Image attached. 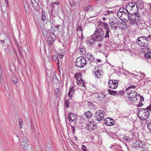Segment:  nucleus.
<instances>
[{
    "label": "nucleus",
    "mask_w": 151,
    "mask_h": 151,
    "mask_svg": "<svg viewBox=\"0 0 151 151\" xmlns=\"http://www.w3.org/2000/svg\"><path fill=\"white\" fill-rule=\"evenodd\" d=\"M145 36L140 37L137 39V43L141 47L148 48L151 42Z\"/></svg>",
    "instance_id": "obj_1"
},
{
    "label": "nucleus",
    "mask_w": 151,
    "mask_h": 151,
    "mask_svg": "<svg viewBox=\"0 0 151 151\" xmlns=\"http://www.w3.org/2000/svg\"><path fill=\"white\" fill-rule=\"evenodd\" d=\"M149 114V112L148 110L145 109L140 108L138 110L137 115L140 119L145 120L148 118Z\"/></svg>",
    "instance_id": "obj_2"
},
{
    "label": "nucleus",
    "mask_w": 151,
    "mask_h": 151,
    "mask_svg": "<svg viewBox=\"0 0 151 151\" xmlns=\"http://www.w3.org/2000/svg\"><path fill=\"white\" fill-rule=\"evenodd\" d=\"M129 100L132 101H135L137 100V96L138 95L137 94V92L135 90H129L125 91Z\"/></svg>",
    "instance_id": "obj_3"
},
{
    "label": "nucleus",
    "mask_w": 151,
    "mask_h": 151,
    "mask_svg": "<svg viewBox=\"0 0 151 151\" xmlns=\"http://www.w3.org/2000/svg\"><path fill=\"white\" fill-rule=\"evenodd\" d=\"M76 66L80 68H83L86 64V58L81 56L77 58L75 62Z\"/></svg>",
    "instance_id": "obj_4"
},
{
    "label": "nucleus",
    "mask_w": 151,
    "mask_h": 151,
    "mask_svg": "<svg viewBox=\"0 0 151 151\" xmlns=\"http://www.w3.org/2000/svg\"><path fill=\"white\" fill-rule=\"evenodd\" d=\"M104 31H101L99 32H94L93 35V37L95 38L96 42H100L103 40L104 39Z\"/></svg>",
    "instance_id": "obj_5"
},
{
    "label": "nucleus",
    "mask_w": 151,
    "mask_h": 151,
    "mask_svg": "<svg viewBox=\"0 0 151 151\" xmlns=\"http://www.w3.org/2000/svg\"><path fill=\"white\" fill-rule=\"evenodd\" d=\"M105 114V111L102 110H99V111L96 112L94 115L95 119L99 121L103 120Z\"/></svg>",
    "instance_id": "obj_6"
},
{
    "label": "nucleus",
    "mask_w": 151,
    "mask_h": 151,
    "mask_svg": "<svg viewBox=\"0 0 151 151\" xmlns=\"http://www.w3.org/2000/svg\"><path fill=\"white\" fill-rule=\"evenodd\" d=\"M118 81L116 80H110L108 82V85L111 88L115 89L118 86Z\"/></svg>",
    "instance_id": "obj_7"
},
{
    "label": "nucleus",
    "mask_w": 151,
    "mask_h": 151,
    "mask_svg": "<svg viewBox=\"0 0 151 151\" xmlns=\"http://www.w3.org/2000/svg\"><path fill=\"white\" fill-rule=\"evenodd\" d=\"M118 19H113L112 20H110V27L113 29H116L117 27V25L119 26Z\"/></svg>",
    "instance_id": "obj_8"
},
{
    "label": "nucleus",
    "mask_w": 151,
    "mask_h": 151,
    "mask_svg": "<svg viewBox=\"0 0 151 151\" xmlns=\"http://www.w3.org/2000/svg\"><path fill=\"white\" fill-rule=\"evenodd\" d=\"M68 118L70 122L71 121L72 122L75 123V124L76 123L77 118L75 114L72 112L69 113Z\"/></svg>",
    "instance_id": "obj_9"
},
{
    "label": "nucleus",
    "mask_w": 151,
    "mask_h": 151,
    "mask_svg": "<svg viewBox=\"0 0 151 151\" xmlns=\"http://www.w3.org/2000/svg\"><path fill=\"white\" fill-rule=\"evenodd\" d=\"M128 5L130 6L131 8V11L134 10V11H136V12H138V8L136 5L135 4L133 3H130L128 4L127 5L126 7V9H127V8L128 7Z\"/></svg>",
    "instance_id": "obj_10"
},
{
    "label": "nucleus",
    "mask_w": 151,
    "mask_h": 151,
    "mask_svg": "<svg viewBox=\"0 0 151 151\" xmlns=\"http://www.w3.org/2000/svg\"><path fill=\"white\" fill-rule=\"evenodd\" d=\"M21 145L24 149L25 150L27 149L28 145V139L27 138L24 137V139H23L21 142Z\"/></svg>",
    "instance_id": "obj_11"
},
{
    "label": "nucleus",
    "mask_w": 151,
    "mask_h": 151,
    "mask_svg": "<svg viewBox=\"0 0 151 151\" xmlns=\"http://www.w3.org/2000/svg\"><path fill=\"white\" fill-rule=\"evenodd\" d=\"M91 39L89 40H87L86 41L87 44L90 46L92 47L93 45L95 44L96 40L95 39V38L93 37V35L92 36Z\"/></svg>",
    "instance_id": "obj_12"
},
{
    "label": "nucleus",
    "mask_w": 151,
    "mask_h": 151,
    "mask_svg": "<svg viewBox=\"0 0 151 151\" xmlns=\"http://www.w3.org/2000/svg\"><path fill=\"white\" fill-rule=\"evenodd\" d=\"M134 13H130L129 16H128L129 18V20H130L129 23L131 24V22H132V20H134L135 18L137 15L138 12H136V11H134Z\"/></svg>",
    "instance_id": "obj_13"
},
{
    "label": "nucleus",
    "mask_w": 151,
    "mask_h": 151,
    "mask_svg": "<svg viewBox=\"0 0 151 151\" xmlns=\"http://www.w3.org/2000/svg\"><path fill=\"white\" fill-rule=\"evenodd\" d=\"M75 87L72 86L69 88V91L68 93V96L70 98H72L73 95L75 93Z\"/></svg>",
    "instance_id": "obj_14"
},
{
    "label": "nucleus",
    "mask_w": 151,
    "mask_h": 151,
    "mask_svg": "<svg viewBox=\"0 0 151 151\" xmlns=\"http://www.w3.org/2000/svg\"><path fill=\"white\" fill-rule=\"evenodd\" d=\"M141 18L138 14L136 16L134 20H132V22H131V24L132 25L136 23H139L140 21Z\"/></svg>",
    "instance_id": "obj_15"
},
{
    "label": "nucleus",
    "mask_w": 151,
    "mask_h": 151,
    "mask_svg": "<svg viewBox=\"0 0 151 151\" xmlns=\"http://www.w3.org/2000/svg\"><path fill=\"white\" fill-rule=\"evenodd\" d=\"M119 27L122 29L124 30L126 29L127 25L125 22H122L120 23V25L118 26Z\"/></svg>",
    "instance_id": "obj_16"
},
{
    "label": "nucleus",
    "mask_w": 151,
    "mask_h": 151,
    "mask_svg": "<svg viewBox=\"0 0 151 151\" xmlns=\"http://www.w3.org/2000/svg\"><path fill=\"white\" fill-rule=\"evenodd\" d=\"M33 8L36 10H38V2L35 0H30Z\"/></svg>",
    "instance_id": "obj_17"
},
{
    "label": "nucleus",
    "mask_w": 151,
    "mask_h": 151,
    "mask_svg": "<svg viewBox=\"0 0 151 151\" xmlns=\"http://www.w3.org/2000/svg\"><path fill=\"white\" fill-rule=\"evenodd\" d=\"M99 24L106 30L109 29V25L107 23L104 22H100Z\"/></svg>",
    "instance_id": "obj_18"
},
{
    "label": "nucleus",
    "mask_w": 151,
    "mask_h": 151,
    "mask_svg": "<svg viewBox=\"0 0 151 151\" xmlns=\"http://www.w3.org/2000/svg\"><path fill=\"white\" fill-rule=\"evenodd\" d=\"M85 114L88 119H90L93 116L92 114L89 111L86 112L85 113Z\"/></svg>",
    "instance_id": "obj_19"
},
{
    "label": "nucleus",
    "mask_w": 151,
    "mask_h": 151,
    "mask_svg": "<svg viewBox=\"0 0 151 151\" xmlns=\"http://www.w3.org/2000/svg\"><path fill=\"white\" fill-rule=\"evenodd\" d=\"M106 96V94L104 93H103L101 92L99 93L96 96V97L97 98H101L104 99Z\"/></svg>",
    "instance_id": "obj_20"
},
{
    "label": "nucleus",
    "mask_w": 151,
    "mask_h": 151,
    "mask_svg": "<svg viewBox=\"0 0 151 151\" xmlns=\"http://www.w3.org/2000/svg\"><path fill=\"white\" fill-rule=\"evenodd\" d=\"M52 81L54 83L58 84L59 83V80L57 77L56 76H55L52 78Z\"/></svg>",
    "instance_id": "obj_21"
},
{
    "label": "nucleus",
    "mask_w": 151,
    "mask_h": 151,
    "mask_svg": "<svg viewBox=\"0 0 151 151\" xmlns=\"http://www.w3.org/2000/svg\"><path fill=\"white\" fill-rule=\"evenodd\" d=\"M144 56L147 59H151V52L148 51L145 54Z\"/></svg>",
    "instance_id": "obj_22"
},
{
    "label": "nucleus",
    "mask_w": 151,
    "mask_h": 151,
    "mask_svg": "<svg viewBox=\"0 0 151 151\" xmlns=\"http://www.w3.org/2000/svg\"><path fill=\"white\" fill-rule=\"evenodd\" d=\"M108 92L109 94L113 96H115L116 95V91L111 89H109Z\"/></svg>",
    "instance_id": "obj_23"
},
{
    "label": "nucleus",
    "mask_w": 151,
    "mask_h": 151,
    "mask_svg": "<svg viewBox=\"0 0 151 151\" xmlns=\"http://www.w3.org/2000/svg\"><path fill=\"white\" fill-rule=\"evenodd\" d=\"M110 32L109 29L106 30L105 35H104V38H108L109 39V34Z\"/></svg>",
    "instance_id": "obj_24"
},
{
    "label": "nucleus",
    "mask_w": 151,
    "mask_h": 151,
    "mask_svg": "<svg viewBox=\"0 0 151 151\" xmlns=\"http://www.w3.org/2000/svg\"><path fill=\"white\" fill-rule=\"evenodd\" d=\"M69 99H65L64 103V105L65 107L68 108L70 107Z\"/></svg>",
    "instance_id": "obj_25"
},
{
    "label": "nucleus",
    "mask_w": 151,
    "mask_h": 151,
    "mask_svg": "<svg viewBox=\"0 0 151 151\" xmlns=\"http://www.w3.org/2000/svg\"><path fill=\"white\" fill-rule=\"evenodd\" d=\"M54 41V40L51 37H49L47 40V42L49 43V45L51 46L53 42Z\"/></svg>",
    "instance_id": "obj_26"
},
{
    "label": "nucleus",
    "mask_w": 151,
    "mask_h": 151,
    "mask_svg": "<svg viewBox=\"0 0 151 151\" xmlns=\"http://www.w3.org/2000/svg\"><path fill=\"white\" fill-rule=\"evenodd\" d=\"M101 71L100 70H98L95 72V76L98 78H99L101 75Z\"/></svg>",
    "instance_id": "obj_27"
},
{
    "label": "nucleus",
    "mask_w": 151,
    "mask_h": 151,
    "mask_svg": "<svg viewBox=\"0 0 151 151\" xmlns=\"http://www.w3.org/2000/svg\"><path fill=\"white\" fill-rule=\"evenodd\" d=\"M89 123L90 124V125H91V126H93V127H91V129L94 130L96 129V125L95 124V123L93 121H90L89 122Z\"/></svg>",
    "instance_id": "obj_28"
},
{
    "label": "nucleus",
    "mask_w": 151,
    "mask_h": 151,
    "mask_svg": "<svg viewBox=\"0 0 151 151\" xmlns=\"http://www.w3.org/2000/svg\"><path fill=\"white\" fill-rule=\"evenodd\" d=\"M126 93V92L123 91H116V96H123Z\"/></svg>",
    "instance_id": "obj_29"
},
{
    "label": "nucleus",
    "mask_w": 151,
    "mask_h": 151,
    "mask_svg": "<svg viewBox=\"0 0 151 151\" xmlns=\"http://www.w3.org/2000/svg\"><path fill=\"white\" fill-rule=\"evenodd\" d=\"M11 80L15 84H16L18 81L17 77L16 76H14L12 77Z\"/></svg>",
    "instance_id": "obj_30"
},
{
    "label": "nucleus",
    "mask_w": 151,
    "mask_h": 151,
    "mask_svg": "<svg viewBox=\"0 0 151 151\" xmlns=\"http://www.w3.org/2000/svg\"><path fill=\"white\" fill-rule=\"evenodd\" d=\"M139 142L137 141L136 143V145H137V144H138V147H140L141 148H144L143 146H144V144H143V143L142 142L140 141L139 142V143H138Z\"/></svg>",
    "instance_id": "obj_31"
},
{
    "label": "nucleus",
    "mask_w": 151,
    "mask_h": 151,
    "mask_svg": "<svg viewBox=\"0 0 151 151\" xmlns=\"http://www.w3.org/2000/svg\"><path fill=\"white\" fill-rule=\"evenodd\" d=\"M129 12H128V10L127 9H126L124 10V11L123 12V13H122L121 14V15H120V17H123L124 16H125V14L127 15V16L128 15V13Z\"/></svg>",
    "instance_id": "obj_32"
},
{
    "label": "nucleus",
    "mask_w": 151,
    "mask_h": 151,
    "mask_svg": "<svg viewBox=\"0 0 151 151\" xmlns=\"http://www.w3.org/2000/svg\"><path fill=\"white\" fill-rule=\"evenodd\" d=\"M77 84L78 85L79 83H80V85L83 86L85 87V84H84V80H83L81 78L80 81L78 82H77Z\"/></svg>",
    "instance_id": "obj_33"
},
{
    "label": "nucleus",
    "mask_w": 151,
    "mask_h": 151,
    "mask_svg": "<svg viewBox=\"0 0 151 151\" xmlns=\"http://www.w3.org/2000/svg\"><path fill=\"white\" fill-rule=\"evenodd\" d=\"M60 91L59 89L58 88H57L55 89V96L57 97H58L59 96L60 94Z\"/></svg>",
    "instance_id": "obj_34"
},
{
    "label": "nucleus",
    "mask_w": 151,
    "mask_h": 151,
    "mask_svg": "<svg viewBox=\"0 0 151 151\" xmlns=\"http://www.w3.org/2000/svg\"><path fill=\"white\" fill-rule=\"evenodd\" d=\"M108 123L109 124H108V125L109 126H113L114 124L115 123V122L114 121V120L110 119L109 120Z\"/></svg>",
    "instance_id": "obj_35"
},
{
    "label": "nucleus",
    "mask_w": 151,
    "mask_h": 151,
    "mask_svg": "<svg viewBox=\"0 0 151 151\" xmlns=\"http://www.w3.org/2000/svg\"><path fill=\"white\" fill-rule=\"evenodd\" d=\"M19 127L20 129H22L23 126V122L21 118H19Z\"/></svg>",
    "instance_id": "obj_36"
},
{
    "label": "nucleus",
    "mask_w": 151,
    "mask_h": 151,
    "mask_svg": "<svg viewBox=\"0 0 151 151\" xmlns=\"http://www.w3.org/2000/svg\"><path fill=\"white\" fill-rule=\"evenodd\" d=\"M42 20L44 21L46 20V17L45 15V12L43 10L42 12Z\"/></svg>",
    "instance_id": "obj_37"
},
{
    "label": "nucleus",
    "mask_w": 151,
    "mask_h": 151,
    "mask_svg": "<svg viewBox=\"0 0 151 151\" xmlns=\"http://www.w3.org/2000/svg\"><path fill=\"white\" fill-rule=\"evenodd\" d=\"M126 9L123 8H120L118 12L117 13L118 15H119V14H122V13H123L124 11V10Z\"/></svg>",
    "instance_id": "obj_38"
},
{
    "label": "nucleus",
    "mask_w": 151,
    "mask_h": 151,
    "mask_svg": "<svg viewBox=\"0 0 151 151\" xmlns=\"http://www.w3.org/2000/svg\"><path fill=\"white\" fill-rule=\"evenodd\" d=\"M130 12H129L128 13V15H127V16L126 14H125V16L123 17V18L124 19V20H127V21L129 20V18L128 16H129V15H130Z\"/></svg>",
    "instance_id": "obj_39"
},
{
    "label": "nucleus",
    "mask_w": 151,
    "mask_h": 151,
    "mask_svg": "<svg viewBox=\"0 0 151 151\" xmlns=\"http://www.w3.org/2000/svg\"><path fill=\"white\" fill-rule=\"evenodd\" d=\"M52 58L54 61H55L57 59H58L57 55H53L52 56Z\"/></svg>",
    "instance_id": "obj_40"
},
{
    "label": "nucleus",
    "mask_w": 151,
    "mask_h": 151,
    "mask_svg": "<svg viewBox=\"0 0 151 151\" xmlns=\"http://www.w3.org/2000/svg\"><path fill=\"white\" fill-rule=\"evenodd\" d=\"M147 127L149 131L151 132V122L147 124Z\"/></svg>",
    "instance_id": "obj_41"
},
{
    "label": "nucleus",
    "mask_w": 151,
    "mask_h": 151,
    "mask_svg": "<svg viewBox=\"0 0 151 151\" xmlns=\"http://www.w3.org/2000/svg\"><path fill=\"white\" fill-rule=\"evenodd\" d=\"M91 54L87 53V54H86V57L88 59V60H91Z\"/></svg>",
    "instance_id": "obj_42"
},
{
    "label": "nucleus",
    "mask_w": 151,
    "mask_h": 151,
    "mask_svg": "<svg viewBox=\"0 0 151 151\" xmlns=\"http://www.w3.org/2000/svg\"><path fill=\"white\" fill-rule=\"evenodd\" d=\"M135 87H136L134 85L130 86H129L127 88L125 91H127V90H131V88H134Z\"/></svg>",
    "instance_id": "obj_43"
},
{
    "label": "nucleus",
    "mask_w": 151,
    "mask_h": 151,
    "mask_svg": "<svg viewBox=\"0 0 151 151\" xmlns=\"http://www.w3.org/2000/svg\"><path fill=\"white\" fill-rule=\"evenodd\" d=\"M18 48V52L19 54L21 55H22V52L21 50V47H19V46H17Z\"/></svg>",
    "instance_id": "obj_44"
},
{
    "label": "nucleus",
    "mask_w": 151,
    "mask_h": 151,
    "mask_svg": "<svg viewBox=\"0 0 151 151\" xmlns=\"http://www.w3.org/2000/svg\"><path fill=\"white\" fill-rule=\"evenodd\" d=\"M91 7V6L90 5H88L87 7H84V10H86L87 12L88 10H89V8Z\"/></svg>",
    "instance_id": "obj_45"
},
{
    "label": "nucleus",
    "mask_w": 151,
    "mask_h": 151,
    "mask_svg": "<svg viewBox=\"0 0 151 151\" xmlns=\"http://www.w3.org/2000/svg\"><path fill=\"white\" fill-rule=\"evenodd\" d=\"M101 31H104L103 29L101 28L100 27H98L97 28V30H96L95 32H100Z\"/></svg>",
    "instance_id": "obj_46"
},
{
    "label": "nucleus",
    "mask_w": 151,
    "mask_h": 151,
    "mask_svg": "<svg viewBox=\"0 0 151 151\" xmlns=\"http://www.w3.org/2000/svg\"><path fill=\"white\" fill-rule=\"evenodd\" d=\"M71 131H72L73 134L75 133V128L74 126L71 125Z\"/></svg>",
    "instance_id": "obj_47"
},
{
    "label": "nucleus",
    "mask_w": 151,
    "mask_h": 151,
    "mask_svg": "<svg viewBox=\"0 0 151 151\" xmlns=\"http://www.w3.org/2000/svg\"><path fill=\"white\" fill-rule=\"evenodd\" d=\"M91 61H90L91 63V62H93L94 60H95V58L94 57L93 55H91Z\"/></svg>",
    "instance_id": "obj_48"
},
{
    "label": "nucleus",
    "mask_w": 151,
    "mask_h": 151,
    "mask_svg": "<svg viewBox=\"0 0 151 151\" xmlns=\"http://www.w3.org/2000/svg\"><path fill=\"white\" fill-rule=\"evenodd\" d=\"M82 149L84 151H87L86 150V147L85 146L83 145L82 146Z\"/></svg>",
    "instance_id": "obj_49"
},
{
    "label": "nucleus",
    "mask_w": 151,
    "mask_h": 151,
    "mask_svg": "<svg viewBox=\"0 0 151 151\" xmlns=\"http://www.w3.org/2000/svg\"><path fill=\"white\" fill-rule=\"evenodd\" d=\"M145 109L148 110H148H149L151 111V104H150Z\"/></svg>",
    "instance_id": "obj_50"
},
{
    "label": "nucleus",
    "mask_w": 151,
    "mask_h": 151,
    "mask_svg": "<svg viewBox=\"0 0 151 151\" xmlns=\"http://www.w3.org/2000/svg\"><path fill=\"white\" fill-rule=\"evenodd\" d=\"M108 119V118H107L106 119ZM104 123L106 125L107 124L108 125V124H109L108 122H109V121H108V120L105 119L104 120Z\"/></svg>",
    "instance_id": "obj_51"
},
{
    "label": "nucleus",
    "mask_w": 151,
    "mask_h": 151,
    "mask_svg": "<svg viewBox=\"0 0 151 151\" xmlns=\"http://www.w3.org/2000/svg\"><path fill=\"white\" fill-rule=\"evenodd\" d=\"M145 37L148 38V40H149L150 41H151V35H147Z\"/></svg>",
    "instance_id": "obj_52"
},
{
    "label": "nucleus",
    "mask_w": 151,
    "mask_h": 151,
    "mask_svg": "<svg viewBox=\"0 0 151 151\" xmlns=\"http://www.w3.org/2000/svg\"><path fill=\"white\" fill-rule=\"evenodd\" d=\"M77 31H81L82 30V29L81 27H78L77 29Z\"/></svg>",
    "instance_id": "obj_53"
},
{
    "label": "nucleus",
    "mask_w": 151,
    "mask_h": 151,
    "mask_svg": "<svg viewBox=\"0 0 151 151\" xmlns=\"http://www.w3.org/2000/svg\"><path fill=\"white\" fill-rule=\"evenodd\" d=\"M112 13V11H107V13L105 14L104 15L105 16L107 14H109L110 13Z\"/></svg>",
    "instance_id": "obj_54"
},
{
    "label": "nucleus",
    "mask_w": 151,
    "mask_h": 151,
    "mask_svg": "<svg viewBox=\"0 0 151 151\" xmlns=\"http://www.w3.org/2000/svg\"><path fill=\"white\" fill-rule=\"evenodd\" d=\"M143 105L142 103L141 102H139V104L137 105V107H141Z\"/></svg>",
    "instance_id": "obj_55"
},
{
    "label": "nucleus",
    "mask_w": 151,
    "mask_h": 151,
    "mask_svg": "<svg viewBox=\"0 0 151 151\" xmlns=\"http://www.w3.org/2000/svg\"><path fill=\"white\" fill-rule=\"evenodd\" d=\"M59 63H60L59 61V60L58 59V61H57V64L58 66V69H59V68H60V67L59 66Z\"/></svg>",
    "instance_id": "obj_56"
},
{
    "label": "nucleus",
    "mask_w": 151,
    "mask_h": 151,
    "mask_svg": "<svg viewBox=\"0 0 151 151\" xmlns=\"http://www.w3.org/2000/svg\"><path fill=\"white\" fill-rule=\"evenodd\" d=\"M91 127H91V125H90V124L89 123L88 125V128L89 129H91Z\"/></svg>",
    "instance_id": "obj_57"
},
{
    "label": "nucleus",
    "mask_w": 151,
    "mask_h": 151,
    "mask_svg": "<svg viewBox=\"0 0 151 151\" xmlns=\"http://www.w3.org/2000/svg\"><path fill=\"white\" fill-rule=\"evenodd\" d=\"M58 55L59 56V58L60 59H62L63 56V55H60V54H58Z\"/></svg>",
    "instance_id": "obj_58"
},
{
    "label": "nucleus",
    "mask_w": 151,
    "mask_h": 151,
    "mask_svg": "<svg viewBox=\"0 0 151 151\" xmlns=\"http://www.w3.org/2000/svg\"><path fill=\"white\" fill-rule=\"evenodd\" d=\"M81 79V76H78L77 78V81H80V80Z\"/></svg>",
    "instance_id": "obj_59"
},
{
    "label": "nucleus",
    "mask_w": 151,
    "mask_h": 151,
    "mask_svg": "<svg viewBox=\"0 0 151 151\" xmlns=\"http://www.w3.org/2000/svg\"><path fill=\"white\" fill-rule=\"evenodd\" d=\"M0 41L3 43L2 45L3 46L4 45L5 43V40H0Z\"/></svg>",
    "instance_id": "obj_60"
},
{
    "label": "nucleus",
    "mask_w": 151,
    "mask_h": 151,
    "mask_svg": "<svg viewBox=\"0 0 151 151\" xmlns=\"http://www.w3.org/2000/svg\"><path fill=\"white\" fill-rule=\"evenodd\" d=\"M138 96H139V97L141 98L140 100L141 101H143L144 100L143 97H142V98L141 96H140V95H138Z\"/></svg>",
    "instance_id": "obj_61"
},
{
    "label": "nucleus",
    "mask_w": 151,
    "mask_h": 151,
    "mask_svg": "<svg viewBox=\"0 0 151 151\" xmlns=\"http://www.w3.org/2000/svg\"><path fill=\"white\" fill-rule=\"evenodd\" d=\"M58 4L56 3H52L51 4V5H52V7H53V5H54V4Z\"/></svg>",
    "instance_id": "obj_62"
},
{
    "label": "nucleus",
    "mask_w": 151,
    "mask_h": 151,
    "mask_svg": "<svg viewBox=\"0 0 151 151\" xmlns=\"http://www.w3.org/2000/svg\"><path fill=\"white\" fill-rule=\"evenodd\" d=\"M60 25H59V24H56V25H55V27L56 28H58L60 26Z\"/></svg>",
    "instance_id": "obj_63"
},
{
    "label": "nucleus",
    "mask_w": 151,
    "mask_h": 151,
    "mask_svg": "<svg viewBox=\"0 0 151 151\" xmlns=\"http://www.w3.org/2000/svg\"><path fill=\"white\" fill-rule=\"evenodd\" d=\"M128 137H126L124 138L126 140H128Z\"/></svg>",
    "instance_id": "obj_64"
}]
</instances>
